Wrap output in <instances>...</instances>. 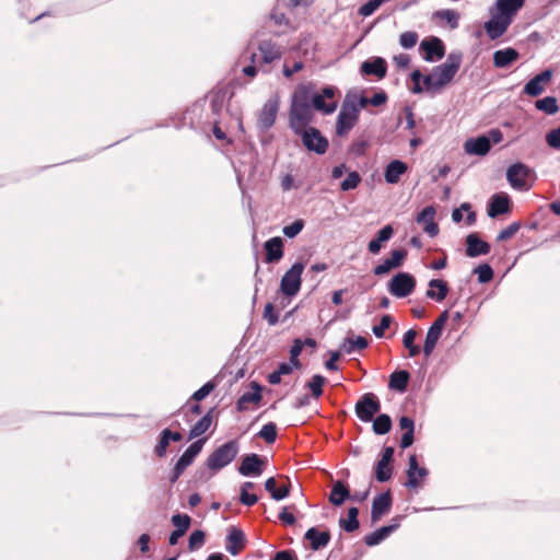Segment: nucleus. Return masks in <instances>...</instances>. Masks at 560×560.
<instances>
[{
  "instance_id": "43",
  "label": "nucleus",
  "mask_w": 560,
  "mask_h": 560,
  "mask_svg": "<svg viewBox=\"0 0 560 560\" xmlns=\"http://www.w3.org/2000/svg\"><path fill=\"white\" fill-rule=\"evenodd\" d=\"M472 272L477 275L478 282L481 284L489 283L494 277V271L488 262L479 264Z\"/></svg>"
},
{
  "instance_id": "8",
  "label": "nucleus",
  "mask_w": 560,
  "mask_h": 560,
  "mask_svg": "<svg viewBox=\"0 0 560 560\" xmlns=\"http://www.w3.org/2000/svg\"><path fill=\"white\" fill-rule=\"evenodd\" d=\"M417 281L413 275L399 271L392 277L387 284V289L392 295L398 299L409 296L416 289Z\"/></svg>"
},
{
  "instance_id": "49",
  "label": "nucleus",
  "mask_w": 560,
  "mask_h": 560,
  "mask_svg": "<svg viewBox=\"0 0 560 560\" xmlns=\"http://www.w3.org/2000/svg\"><path fill=\"white\" fill-rule=\"evenodd\" d=\"M435 16L445 21L452 30L458 27L459 14L452 9H443L435 12Z\"/></svg>"
},
{
  "instance_id": "24",
  "label": "nucleus",
  "mask_w": 560,
  "mask_h": 560,
  "mask_svg": "<svg viewBox=\"0 0 560 560\" xmlns=\"http://www.w3.org/2000/svg\"><path fill=\"white\" fill-rule=\"evenodd\" d=\"M304 539L310 542L313 551H318L329 544L331 535L328 529L319 530L318 527L313 526L305 532Z\"/></svg>"
},
{
  "instance_id": "59",
  "label": "nucleus",
  "mask_w": 560,
  "mask_h": 560,
  "mask_svg": "<svg viewBox=\"0 0 560 560\" xmlns=\"http://www.w3.org/2000/svg\"><path fill=\"white\" fill-rule=\"evenodd\" d=\"M370 143L365 139H355L349 147V152L355 156H362L365 154Z\"/></svg>"
},
{
  "instance_id": "9",
  "label": "nucleus",
  "mask_w": 560,
  "mask_h": 560,
  "mask_svg": "<svg viewBox=\"0 0 560 560\" xmlns=\"http://www.w3.org/2000/svg\"><path fill=\"white\" fill-rule=\"evenodd\" d=\"M355 416L362 422H371L375 415L381 411L380 398L374 393H365L355 402Z\"/></svg>"
},
{
  "instance_id": "28",
  "label": "nucleus",
  "mask_w": 560,
  "mask_h": 560,
  "mask_svg": "<svg viewBox=\"0 0 560 560\" xmlns=\"http://www.w3.org/2000/svg\"><path fill=\"white\" fill-rule=\"evenodd\" d=\"M351 498L349 486L342 480L334 481L328 501L334 506H341L347 500Z\"/></svg>"
},
{
  "instance_id": "11",
  "label": "nucleus",
  "mask_w": 560,
  "mask_h": 560,
  "mask_svg": "<svg viewBox=\"0 0 560 560\" xmlns=\"http://www.w3.org/2000/svg\"><path fill=\"white\" fill-rule=\"evenodd\" d=\"M422 58L427 62H435L445 56V45L440 37L430 36L421 40L419 46Z\"/></svg>"
},
{
  "instance_id": "16",
  "label": "nucleus",
  "mask_w": 560,
  "mask_h": 560,
  "mask_svg": "<svg viewBox=\"0 0 560 560\" xmlns=\"http://www.w3.org/2000/svg\"><path fill=\"white\" fill-rule=\"evenodd\" d=\"M393 505V494L388 489L374 497L371 508V521L377 523L384 515H386Z\"/></svg>"
},
{
  "instance_id": "44",
  "label": "nucleus",
  "mask_w": 560,
  "mask_h": 560,
  "mask_svg": "<svg viewBox=\"0 0 560 560\" xmlns=\"http://www.w3.org/2000/svg\"><path fill=\"white\" fill-rule=\"evenodd\" d=\"M326 381V377L322 374H314L306 383V387L310 389L314 398H319L323 395V386Z\"/></svg>"
},
{
  "instance_id": "4",
  "label": "nucleus",
  "mask_w": 560,
  "mask_h": 560,
  "mask_svg": "<svg viewBox=\"0 0 560 560\" xmlns=\"http://www.w3.org/2000/svg\"><path fill=\"white\" fill-rule=\"evenodd\" d=\"M240 452V442L229 440L223 444L217 446L206 459V466L212 472H218L228 465H230Z\"/></svg>"
},
{
  "instance_id": "35",
  "label": "nucleus",
  "mask_w": 560,
  "mask_h": 560,
  "mask_svg": "<svg viewBox=\"0 0 560 560\" xmlns=\"http://www.w3.org/2000/svg\"><path fill=\"white\" fill-rule=\"evenodd\" d=\"M258 50L261 54L262 62L266 65L281 58L279 49L271 40H261L258 45Z\"/></svg>"
},
{
  "instance_id": "63",
  "label": "nucleus",
  "mask_w": 560,
  "mask_h": 560,
  "mask_svg": "<svg viewBox=\"0 0 560 560\" xmlns=\"http://www.w3.org/2000/svg\"><path fill=\"white\" fill-rule=\"evenodd\" d=\"M435 215V209L432 206L424 207L416 217L417 223H424L430 222V220H433Z\"/></svg>"
},
{
  "instance_id": "19",
  "label": "nucleus",
  "mask_w": 560,
  "mask_h": 560,
  "mask_svg": "<svg viewBox=\"0 0 560 560\" xmlns=\"http://www.w3.org/2000/svg\"><path fill=\"white\" fill-rule=\"evenodd\" d=\"M511 23L512 21L491 11V18L485 23L483 28L489 38L494 40L500 38L506 32Z\"/></svg>"
},
{
  "instance_id": "1",
  "label": "nucleus",
  "mask_w": 560,
  "mask_h": 560,
  "mask_svg": "<svg viewBox=\"0 0 560 560\" xmlns=\"http://www.w3.org/2000/svg\"><path fill=\"white\" fill-rule=\"evenodd\" d=\"M338 93L339 89L335 85L325 84L317 89L314 82L300 83L292 93L289 115L298 116L302 113L314 118L313 110L330 115L338 108Z\"/></svg>"
},
{
  "instance_id": "51",
  "label": "nucleus",
  "mask_w": 560,
  "mask_h": 560,
  "mask_svg": "<svg viewBox=\"0 0 560 560\" xmlns=\"http://www.w3.org/2000/svg\"><path fill=\"white\" fill-rule=\"evenodd\" d=\"M305 221L303 219H296L288 225H284L282 233L288 238L296 237L304 229Z\"/></svg>"
},
{
  "instance_id": "12",
  "label": "nucleus",
  "mask_w": 560,
  "mask_h": 560,
  "mask_svg": "<svg viewBox=\"0 0 560 560\" xmlns=\"http://www.w3.org/2000/svg\"><path fill=\"white\" fill-rule=\"evenodd\" d=\"M278 110V98H270L264 104L257 119V129L259 132H266L275 125Z\"/></svg>"
},
{
  "instance_id": "18",
  "label": "nucleus",
  "mask_w": 560,
  "mask_h": 560,
  "mask_svg": "<svg viewBox=\"0 0 560 560\" xmlns=\"http://www.w3.org/2000/svg\"><path fill=\"white\" fill-rule=\"evenodd\" d=\"M465 254L469 258L488 255L491 250L490 244L483 241L476 232L468 234L465 238Z\"/></svg>"
},
{
  "instance_id": "42",
  "label": "nucleus",
  "mask_w": 560,
  "mask_h": 560,
  "mask_svg": "<svg viewBox=\"0 0 560 560\" xmlns=\"http://www.w3.org/2000/svg\"><path fill=\"white\" fill-rule=\"evenodd\" d=\"M255 483L252 481H245L241 486L240 490V502L245 506H253L258 502V497L256 494H252L248 490L254 489Z\"/></svg>"
},
{
  "instance_id": "27",
  "label": "nucleus",
  "mask_w": 560,
  "mask_h": 560,
  "mask_svg": "<svg viewBox=\"0 0 560 560\" xmlns=\"http://www.w3.org/2000/svg\"><path fill=\"white\" fill-rule=\"evenodd\" d=\"M525 0H497L495 13L513 22L514 16L524 7Z\"/></svg>"
},
{
  "instance_id": "47",
  "label": "nucleus",
  "mask_w": 560,
  "mask_h": 560,
  "mask_svg": "<svg viewBox=\"0 0 560 560\" xmlns=\"http://www.w3.org/2000/svg\"><path fill=\"white\" fill-rule=\"evenodd\" d=\"M171 522L176 530L186 534L191 525V517L185 513H175L172 515Z\"/></svg>"
},
{
  "instance_id": "2",
  "label": "nucleus",
  "mask_w": 560,
  "mask_h": 560,
  "mask_svg": "<svg viewBox=\"0 0 560 560\" xmlns=\"http://www.w3.org/2000/svg\"><path fill=\"white\" fill-rule=\"evenodd\" d=\"M463 54L458 50L451 51L446 60L432 68L431 72L423 74L419 69H415L410 73L412 86L410 92L412 94H421L423 92L434 94L442 91L455 78L460 68Z\"/></svg>"
},
{
  "instance_id": "6",
  "label": "nucleus",
  "mask_w": 560,
  "mask_h": 560,
  "mask_svg": "<svg viewBox=\"0 0 560 560\" xmlns=\"http://www.w3.org/2000/svg\"><path fill=\"white\" fill-rule=\"evenodd\" d=\"M536 178L534 168L523 162H515L506 168V180L512 188L525 191L530 188L527 180Z\"/></svg>"
},
{
  "instance_id": "13",
  "label": "nucleus",
  "mask_w": 560,
  "mask_h": 560,
  "mask_svg": "<svg viewBox=\"0 0 560 560\" xmlns=\"http://www.w3.org/2000/svg\"><path fill=\"white\" fill-rule=\"evenodd\" d=\"M553 72L551 69H545L529 79L524 88L523 93L530 97H537L545 92V85L552 79Z\"/></svg>"
},
{
  "instance_id": "55",
  "label": "nucleus",
  "mask_w": 560,
  "mask_h": 560,
  "mask_svg": "<svg viewBox=\"0 0 560 560\" xmlns=\"http://www.w3.org/2000/svg\"><path fill=\"white\" fill-rule=\"evenodd\" d=\"M392 322H393L392 315H389V314L382 315L378 325H374L372 327V331L375 335V337L383 338L386 329L389 328Z\"/></svg>"
},
{
  "instance_id": "56",
  "label": "nucleus",
  "mask_w": 560,
  "mask_h": 560,
  "mask_svg": "<svg viewBox=\"0 0 560 560\" xmlns=\"http://www.w3.org/2000/svg\"><path fill=\"white\" fill-rule=\"evenodd\" d=\"M545 141L549 148L560 151V125L547 131Z\"/></svg>"
},
{
  "instance_id": "33",
  "label": "nucleus",
  "mask_w": 560,
  "mask_h": 560,
  "mask_svg": "<svg viewBox=\"0 0 560 560\" xmlns=\"http://www.w3.org/2000/svg\"><path fill=\"white\" fill-rule=\"evenodd\" d=\"M265 489L267 492H269L271 499L275 501H281L290 495L291 491V483L288 479V483L281 485L279 488H277V480L275 477H269L265 481Z\"/></svg>"
},
{
  "instance_id": "22",
  "label": "nucleus",
  "mask_w": 560,
  "mask_h": 560,
  "mask_svg": "<svg viewBox=\"0 0 560 560\" xmlns=\"http://www.w3.org/2000/svg\"><path fill=\"white\" fill-rule=\"evenodd\" d=\"M246 546V536L244 532L236 527L231 526L226 535L225 549L232 556H237Z\"/></svg>"
},
{
  "instance_id": "20",
  "label": "nucleus",
  "mask_w": 560,
  "mask_h": 560,
  "mask_svg": "<svg viewBox=\"0 0 560 560\" xmlns=\"http://www.w3.org/2000/svg\"><path fill=\"white\" fill-rule=\"evenodd\" d=\"M265 261L277 264L284 256V242L280 236H273L264 243Z\"/></svg>"
},
{
  "instance_id": "34",
  "label": "nucleus",
  "mask_w": 560,
  "mask_h": 560,
  "mask_svg": "<svg viewBox=\"0 0 560 560\" xmlns=\"http://www.w3.org/2000/svg\"><path fill=\"white\" fill-rule=\"evenodd\" d=\"M215 408H210L208 412L201 417L189 430L188 439L192 440L201 436L205 432L209 430L213 422V412Z\"/></svg>"
},
{
  "instance_id": "25",
  "label": "nucleus",
  "mask_w": 560,
  "mask_h": 560,
  "mask_svg": "<svg viewBox=\"0 0 560 560\" xmlns=\"http://www.w3.org/2000/svg\"><path fill=\"white\" fill-rule=\"evenodd\" d=\"M408 171V164L399 159L392 160L384 170V179L389 185L399 183L400 177Z\"/></svg>"
},
{
  "instance_id": "52",
  "label": "nucleus",
  "mask_w": 560,
  "mask_h": 560,
  "mask_svg": "<svg viewBox=\"0 0 560 560\" xmlns=\"http://www.w3.org/2000/svg\"><path fill=\"white\" fill-rule=\"evenodd\" d=\"M206 533L201 529H195L188 538V549L195 551L205 545Z\"/></svg>"
},
{
  "instance_id": "32",
  "label": "nucleus",
  "mask_w": 560,
  "mask_h": 560,
  "mask_svg": "<svg viewBox=\"0 0 560 560\" xmlns=\"http://www.w3.org/2000/svg\"><path fill=\"white\" fill-rule=\"evenodd\" d=\"M428 285L425 296L436 302L444 301L450 292L448 283L442 279H431Z\"/></svg>"
},
{
  "instance_id": "62",
  "label": "nucleus",
  "mask_w": 560,
  "mask_h": 560,
  "mask_svg": "<svg viewBox=\"0 0 560 560\" xmlns=\"http://www.w3.org/2000/svg\"><path fill=\"white\" fill-rule=\"evenodd\" d=\"M408 256V252L405 248H397L390 252V257L388 258L390 262L395 266V268H399L402 266L405 259Z\"/></svg>"
},
{
  "instance_id": "38",
  "label": "nucleus",
  "mask_w": 560,
  "mask_h": 560,
  "mask_svg": "<svg viewBox=\"0 0 560 560\" xmlns=\"http://www.w3.org/2000/svg\"><path fill=\"white\" fill-rule=\"evenodd\" d=\"M371 422L373 432L377 435L387 434L393 427L392 418L387 413H378Z\"/></svg>"
},
{
  "instance_id": "30",
  "label": "nucleus",
  "mask_w": 560,
  "mask_h": 560,
  "mask_svg": "<svg viewBox=\"0 0 560 560\" xmlns=\"http://www.w3.org/2000/svg\"><path fill=\"white\" fill-rule=\"evenodd\" d=\"M410 377L411 375L407 370H395L388 377V388L404 394L407 392Z\"/></svg>"
},
{
  "instance_id": "60",
  "label": "nucleus",
  "mask_w": 560,
  "mask_h": 560,
  "mask_svg": "<svg viewBox=\"0 0 560 560\" xmlns=\"http://www.w3.org/2000/svg\"><path fill=\"white\" fill-rule=\"evenodd\" d=\"M171 441L164 430L159 435L158 443L154 447V453L158 457H164L167 452V447L170 445Z\"/></svg>"
},
{
  "instance_id": "7",
  "label": "nucleus",
  "mask_w": 560,
  "mask_h": 560,
  "mask_svg": "<svg viewBox=\"0 0 560 560\" xmlns=\"http://www.w3.org/2000/svg\"><path fill=\"white\" fill-rule=\"evenodd\" d=\"M304 268V262L299 260L284 272L280 281V291L284 296L293 298L300 292Z\"/></svg>"
},
{
  "instance_id": "57",
  "label": "nucleus",
  "mask_w": 560,
  "mask_h": 560,
  "mask_svg": "<svg viewBox=\"0 0 560 560\" xmlns=\"http://www.w3.org/2000/svg\"><path fill=\"white\" fill-rule=\"evenodd\" d=\"M521 226V222L518 221L511 223L509 226L500 231L495 238L497 242H503L513 237L520 231Z\"/></svg>"
},
{
  "instance_id": "10",
  "label": "nucleus",
  "mask_w": 560,
  "mask_h": 560,
  "mask_svg": "<svg viewBox=\"0 0 560 560\" xmlns=\"http://www.w3.org/2000/svg\"><path fill=\"white\" fill-rule=\"evenodd\" d=\"M267 458L256 453H249L242 456L237 466V471L243 477H259L267 465Z\"/></svg>"
},
{
  "instance_id": "21",
  "label": "nucleus",
  "mask_w": 560,
  "mask_h": 560,
  "mask_svg": "<svg viewBox=\"0 0 560 560\" xmlns=\"http://www.w3.org/2000/svg\"><path fill=\"white\" fill-rule=\"evenodd\" d=\"M206 441V438H200L194 441L178 457V459L175 463V466L183 470H186L194 463L195 458L200 454Z\"/></svg>"
},
{
  "instance_id": "31",
  "label": "nucleus",
  "mask_w": 560,
  "mask_h": 560,
  "mask_svg": "<svg viewBox=\"0 0 560 560\" xmlns=\"http://www.w3.org/2000/svg\"><path fill=\"white\" fill-rule=\"evenodd\" d=\"M393 235V226L390 224L384 225L377 231L376 236L369 242L368 250L373 255L378 254L383 247V244L388 242Z\"/></svg>"
},
{
  "instance_id": "36",
  "label": "nucleus",
  "mask_w": 560,
  "mask_h": 560,
  "mask_svg": "<svg viewBox=\"0 0 560 560\" xmlns=\"http://www.w3.org/2000/svg\"><path fill=\"white\" fill-rule=\"evenodd\" d=\"M359 509L351 506L348 509L347 518H339V526L347 533H353L360 527Z\"/></svg>"
},
{
  "instance_id": "26",
  "label": "nucleus",
  "mask_w": 560,
  "mask_h": 560,
  "mask_svg": "<svg viewBox=\"0 0 560 560\" xmlns=\"http://www.w3.org/2000/svg\"><path fill=\"white\" fill-rule=\"evenodd\" d=\"M262 386L254 381L250 383V390L243 393L236 400V410L242 412L247 409V404L259 402L262 397Z\"/></svg>"
},
{
  "instance_id": "45",
  "label": "nucleus",
  "mask_w": 560,
  "mask_h": 560,
  "mask_svg": "<svg viewBox=\"0 0 560 560\" xmlns=\"http://www.w3.org/2000/svg\"><path fill=\"white\" fill-rule=\"evenodd\" d=\"M256 435L267 444L275 443L278 436L277 424L275 422L264 424Z\"/></svg>"
},
{
  "instance_id": "29",
  "label": "nucleus",
  "mask_w": 560,
  "mask_h": 560,
  "mask_svg": "<svg viewBox=\"0 0 560 560\" xmlns=\"http://www.w3.org/2000/svg\"><path fill=\"white\" fill-rule=\"evenodd\" d=\"M520 52L513 47H506L503 49L495 50L493 54V65L499 69H506L513 62L517 61Z\"/></svg>"
},
{
  "instance_id": "23",
  "label": "nucleus",
  "mask_w": 560,
  "mask_h": 560,
  "mask_svg": "<svg viewBox=\"0 0 560 560\" xmlns=\"http://www.w3.org/2000/svg\"><path fill=\"white\" fill-rule=\"evenodd\" d=\"M464 150L468 155L485 156L490 152V141L486 135L468 138L464 142Z\"/></svg>"
},
{
  "instance_id": "50",
  "label": "nucleus",
  "mask_w": 560,
  "mask_h": 560,
  "mask_svg": "<svg viewBox=\"0 0 560 560\" xmlns=\"http://www.w3.org/2000/svg\"><path fill=\"white\" fill-rule=\"evenodd\" d=\"M362 177L357 171L348 173L347 177L340 183V189L342 191H349L355 189L361 183Z\"/></svg>"
},
{
  "instance_id": "37",
  "label": "nucleus",
  "mask_w": 560,
  "mask_h": 560,
  "mask_svg": "<svg viewBox=\"0 0 560 560\" xmlns=\"http://www.w3.org/2000/svg\"><path fill=\"white\" fill-rule=\"evenodd\" d=\"M369 341L363 336H357L355 338H345L340 345V350L347 354H351L357 350H363L368 348Z\"/></svg>"
},
{
  "instance_id": "46",
  "label": "nucleus",
  "mask_w": 560,
  "mask_h": 560,
  "mask_svg": "<svg viewBox=\"0 0 560 560\" xmlns=\"http://www.w3.org/2000/svg\"><path fill=\"white\" fill-rule=\"evenodd\" d=\"M225 92L218 91L211 95L210 108L214 117L219 118L225 104Z\"/></svg>"
},
{
  "instance_id": "64",
  "label": "nucleus",
  "mask_w": 560,
  "mask_h": 560,
  "mask_svg": "<svg viewBox=\"0 0 560 560\" xmlns=\"http://www.w3.org/2000/svg\"><path fill=\"white\" fill-rule=\"evenodd\" d=\"M270 560H299L298 555L292 549H284L277 551Z\"/></svg>"
},
{
  "instance_id": "14",
  "label": "nucleus",
  "mask_w": 560,
  "mask_h": 560,
  "mask_svg": "<svg viewBox=\"0 0 560 560\" xmlns=\"http://www.w3.org/2000/svg\"><path fill=\"white\" fill-rule=\"evenodd\" d=\"M512 210V201L506 192L492 195L487 203V214L491 219L508 214Z\"/></svg>"
},
{
  "instance_id": "39",
  "label": "nucleus",
  "mask_w": 560,
  "mask_h": 560,
  "mask_svg": "<svg viewBox=\"0 0 560 560\" xmlns=\"http://www.w3.org/2000/svg\"><path fill=\"white\" fill-rule=\"evenodd\" d=\"M535 108L546 115H555L559 112L558 100L556 96H545L535 102Z\"/></svg>"
},
{
  "instance_id": "40",
  "label": "nucleus",
  "mask_w": 560,
  "mask_h": 560,
  "mask_svg": "<svg viewBox=\"0 0 560 560\" xmlns=\"http://www.w3.org/2000/svg\"><path fill=\"white\" fill-rule=\"evenodd\" d=\"M418 336L416 329H408L402 336V345L408 350V357L415 358L421 352V348L415 343V340Z\"/></svg>"
},
{
  "instance_id": "15",
  "label": "nucleus",
  "mask_w": 560,
  "mask_h": 560,
  "mask_svg": "<svg viewBox=\"0 0 560 560\" xmlns=\"http://www.w3.org/2000/svg\"><path fill=\"white\" fill-rule=\"evenodd\" d=\"M388 65L383 57H371L364 60L360 65V74L362 77H375L377 80H382L387 74Z\"/></svg>"
},
{
  "instance_id": "53",
  "label": "nucleus",
  "mask_w": 560,
  "mask_h": 560,
  "mask_svg": "<svg viewBox=\"0 0 560 560\" xmlns=\"http://www.w3.org/2000/svg\"><path fill=\"white\" fill-rule=\"evenodd\" d=\"M215 387L217 384L213 381H208L191 395V399L197 402L201 401L205 398H207L214 390Z\"/></svg>"
},
{
  "instance_id": "17",
  "label": "nucleus",
  "mask_w": 560,
  "mask_h": 560,
  "mask_svg": "<svg viewBox=\"0 0 560 560\" xmlns=\"http://www.w3.org/2000/svg\"><path fill=\"white\" fill-rule=\"evenodd\" d=\"M406 474L407 480L405 482V487L416 489L420 486V480L429 475V470L425 467H420L417 456L411 454L408 458V468Z\"/></svg>"
},
{
  "instance_id": "61",
  "label": "nucleus",
  "mask_w": 560,
  "mask_h": 560,
  "mask_svg": "<svg viewBox=\"0 0 560 560\" xmlns=\"http://www.w3.org/2000/svg\"><path fill=\"white\" fill-rule=\"evenodd\" d=\"M264 319L268 322L270 326H275L279 322L278 312L272 303L268 302L264 307L262 313Z\"/></svg>"
},
{
  "instance_id": "41",
  "label": "nucleus",
  "mask_w": 560,
  "mask_h": 560,
  "mask_svg": "<svg viewBox=\"0 0 560 560\" xmlns=\"http://www.w3.org/2000/svg\"><path fill=\"white\" fill-rule=\"evenodd\" d=\"M390 536V530L388 527L381 526L374 532L364 536V542L369 547H374L383 542L387 537Z\"/></svg>"
},
{
  "instance_id": "48",
  "label": "nucleus",
  "mask_w": 560,
  "mask_h": 560,
  "mask_svg": "<svg viewBox=\"0 0 560 560\" xmlns=\"http://www.w3.org/2000/svg\"><path fill=\"white\" fill-rule=\"evenodd\" d=\"M393 468L388 463L378 459L375 464V479L378 482H386L392 478Z\"/></svg>"
},
{
  "instance_id": "54",
  "label": "nucleus",
  "mask_w": 560,
  "mask_h": 560,
  "mask_svg": "<svg viewBox=\"0 0 560 560\" xmlns=\"http://www.w3.org/2000/svg\"><path fill=\"white\" fill-rule=\"evenodd\" d=\"M419 35L417 32L407 31L400 34L399 44L404 49H411L417 45Z\"/></svg>"
},
{
  "instance_id": "5",
  "label": "nucleus",
  "mask_w": 560,
  "mask_h": 560,
  "mask_svg": "<svg viewBox=\"0 0 560 560\" xmlns=\"http://www.w3.org/2000/svg\"><path fill=\"white\" fill-rule=\"evenodd\" d=\"M359 120V107L355 105V96L350 100L348 94L342 102L341 108L336 119V135L338 137L347 136Z\"/></svg>"
},
{
  "instance_id": "58",
  "label": "nucleus",
  "mask_w": 560,
  "mask_h": 560,
  "mask_svg": "<svg viewBox=\"0 0 560 560\" xmlns=\"http://www.w3.org/2000/svg\"><path fill=\"white\" fill-rule=\"evenodd\" d=\"M383 3V0H368L359 8V14L366 18L372 15Z\"/></svg>"
},
{
  "instance_id": "3",
  "label": "nucleus",
  "mask_w": 560,
  "mask_h": 560,
  "mask_svg": "<svg viewBox=\"0 0 560 560\" xmlns=\"http://www.w3.org/2000/svg\"><path fill=\"white\" fill-rule=\"evenodd\" d=\"M313 121V117H306L302 113L298 116L288 115L289 128L300 138L305 150L324 155L329 149V140L317 127L312 126Z\"/></svg>"
}]
</instances>
